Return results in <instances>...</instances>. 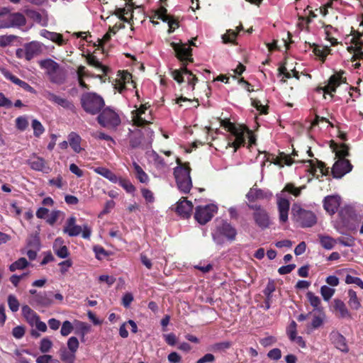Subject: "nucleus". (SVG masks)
<instances>
[{
    "label": "nucleus",
    "mask_w": 363,
    "mask_h": 363,
    "mask_svg": "<svg viewBox=\"0 0 363 363\" xmlns=\"http://www.w3.org/2000/svg\"><path fill=\"white\" fill-rule=\"evenodd\" d=\"M268 155L269 157L267 160H269V157H272V160H274L272 162L276 165H279L280 167H284V164L290 166L295 162L308 163L309 169L308 171L312 176L315 177L317 169H319L321 176H326L328 174V168L325 167V164L323 162L318 160L317 158L308 160H295L292 159L289 155H286L284 152H280L279 157L276 158H274V155L268 154Z\"/></svg>",
    "instance_id": "obj_1"
},
{
    "label": "nucleus",
    "mask_w": 363,
    "mask_h": 363,
    "mask_svg": "<svg viewBox=\"0 0 363 363\" xmlns=\"http://www.w3.org/2000/svg\"><path fill=\"white\" fill-rule=\"evenodd\" d=\"M80 104L86 113L96 115L105 106V101L102 96L95 92H85L80 97Z\"/></svg>",
    "instance_id": "obj_2"
},
{
    "label": "nucleus",
    "mask_w": 363,
    "mask_h": 363,
    "mask_svg": "<svg viewBox=\"0 0 363 363\" xmlns=\"http://www.w3.org/2000/svg\"><path fill=\"white\" fill-rule=\"evenodd\" d=\"M236 228L226 220H216V227L212 232V238L217 244H223L224 240L233 242L236 239Z\"/></svg>",
    "instance_id": "obj_3"
},
{
    "label": "nucleus",
    "mask_w": 363,
    "mask_h": 363,
    "mask_svg": "<svg viewBox=\"0 0 363 363\" xmlns=\"http://www.w3.org/2000/svg\"><path fill=\"white\" fill-rule=\"evenodd\" d=\"M293 220L301 228H310L317 223V218L315 213L306 210L298 204L294 203L291 208Z\"/></svg>",
    "instance_id": "obj_4"
},
{
    "label": "nucleus",
    "mask_w": 363,
    "mask_h": 363,
    "mask_svg": "<svg viewBox=\"0 0 363 363\" xmlns=\"http://www.w3.org/2000/svg\"><path fill=\"white\" fill-rule=\"evenodd\" d=\"M96 119L101 126L108 129H116L121 122L119 115L110 107L103 108Z\"/></svg>",
    "instance_id": "obj_5"
},
{
    "label": "nucleus",
    "mask_w": 363,
    "mask_h": 363,
    "mask_svg": "<svg viewBox=\"0 0 363 363\" xmlns=\"http://www.w3.org/2000/svg\"><path fill=\"white\" fill-rule=\"evenodd\" d=\"M63 232L68 234L70 237H75L82 233V236L84 239H89L91 236V230L84 225L83 228L76 225V218L71 216L67 220L66 224L63 228Z\"/></svg>",
    "instance_id": "obj_6"
},
{
    "label": "nucleus",
    "mask_w": 363,
    "mask_h": 363,
    "mask_svg": "<svg viewBox=\"0 0 363 363\" xmlns=\"http://www.w3.org/2000/svg\"><path fill=\"white\" fill-rule=\"evenodd\" d=\"M248 207L254 211L252 218L256 225L262 230L269 228L271 225L270 218L267 211L263 207L257 204H250Z\"/></svg>",
    "instance_id": "obj_7"
},
{
    "label": "nucleus",
    "mask_w": 363,
    "mask_h": 363,
    "mask_svg": "<svg viewBox=\"0 0 363 363\" xmlns=\"http://www.w3.org/2000/svg\"><path fill=\"white\" fill-rule=\"evenodd\" d=\"M217 211L218 207L214 204L198 206L195 208L194 218L199 224L205 225L212 219Z\"/></svg>",
    "instance_id": "obj_8"
},
{
    "label": "nucleus",
    "mask_w": 363,
    "mask_h": 363,
    "mask_svg": "<svg viewBox=\"0 0 363 363\" xmlns=\"http://www.w3.org/2000/svg\"><path fill=\"white\" fill-rule=\"evenodd\" d=\"M184 75L186 76V82L191 87V90H194L195 85L198 82V78L191 71L187 69L186 63H184V66H182L180 69L172 71V77L179 84L184 82Z\"/></svg>",
    "instance_id": "obj_9"
},
{
    "label": "nucleus",
    "mask_w": 363,
    "mask_h": 363,
    "mask_svg": "<svg viewBox=\"0 0 363 363\" xmlns=\"http://www.w3.org/2000/svg\"><path fill=\"white\" fill-rule=\"evenodd\" d=\"M170 45L175 52L176 57L182 62V66H184V63L187 65L189 62H194L192 49L187 46V44L182 43V42H172Z\"/></svg>",
    "instance_id": "obj_10"
},
{
    "label": "nucleus",
    "mask_w": 363,
    "mask_h": 363,
    "mask_svg": "<svg viewBox=\"0 0 363 363\" xmlns=\"http://www.w3.org/2000/svg\"><path fill=\"white\" fill-rule=\"evenodd\" d=\"M26 24V19L23 14L19 12L11 13L6 18L0 19V29L9 28H19Z\"/></svg>",
    "instance_id": "obj_11"
},
{
    "label": "nucleus",
    "mask_w": 363,
    "mask_h": 363,
    "mask_svg": "<svg viewBox=\"0 0 363 363\" xmlns=\"http://www.w3.org/2000/svg\"><path fill=\"white\" fill-rule=\"evenodd\" d=\"M247 130H249V128L246 125H238L235 132L233 131L230 133L231 136L228 139V145L234 148V152L245 145V133Z\"/></svg>",
    "instance_id": "obj_12"
},
{
    "label": "nucleus",
    "mask_w": 363,
    "mask_h": 363,
    "mask_svg": "<svg viewBox=\"0 0 363 363\" xmlns=\"http://www.w3.org/2000/svg\"><path fill=\"white\" fill-rule=\"evenodd\" d=\"M352 165L347 159H338L332 168V174L334 178L340 179L345 174L350 172Z\"/></svg>",
    "instance_id": "obj_13"
},
{
    "label": "nucleus",
    "mask_w": 363,
    "mask_h": 363,
    "mask_svg": "<svg viewBox=\"0 0 363 363\" xmlns=\"http://www.w3.org/2000/svg\"><path fill=\"white\" fill-rule=\"evenodd\" d=\"M44 96L50 102L57 104L72 113H76V106L72 101L57 96L51 91H46Z\"/></svg>",
    "instance_id": "obj_14"
},
{
    "label": "nucleus",
    "mask_w": 363,
    "mask_h": 363,
    "mask_svg": "<svg viewBox=\"0 0 363 363\" xmlns=\"http://www.w3.org/2000/svg\"><path fill=\"white\" fill-rule=\"evenodd\" d=\"M51 294V292L40 291L36 296L30 298V303L36 307H49L53 303Z\"/></svg>",
    "instance_id": "obj_15"
},
{
    "label": "nucleus",
    "mask_w": 363,
    "mask_h": 363,
    "mask_svg": "<svg viewBox=\"0 0 363 363\" xmlns=\"http://www.w3.org/2000/svg\"><path fill=\"white\" fill-rule=\"evenodd\" d=\"M176 162L177 164H178V166L174 169V175L176 182L191 179L190 177L191 169L189 166V163H183L179 158H177Z\"/></svg>",
    "instance_id": "obj_16"
},
{
    "label": "nucleus",
    "mask_w": 363,
    "mask_h": 363,
    "mask_svg": "<svg viewBox=\"0 0 363 363\" xmlns=\"http://www.w3.org/2000/svg\"><path fill=\"white\" fill-rule=\"evenodd\" d=\"M153 18L167 22L169 26V33L174 32V30L179 26V21L174 19L172 16L168 15L167 9L163 6H161L157 11H156Z\"/></svg>",
    "instance_id": "obj_17"
},
{
    "label": "nucleus",
    "mask_w": 363,
    "mask_h": 363,
    "mask_svg": "<svg viewBox=\"0 0 363 363\" xmlns=\"http://www.w3.org/2000/svg\"><path fill=\"white\" fill-rule=\"evenodd\" d=\"M344 73V72H336L328 79L325 92H327V94L330 95L331 97H333V93L336 91L337 88L340 84L346 83L347 79L342 76Z\"/></svg>",
    "instance_id": "obj_18"
},
{
    "label": "nucleus",
    "mask_w": 363,
    "mask_h": 363,
    "mask_svg": "<svg viewBox=\"0 0 363 363\" xmlns=\"http://www.w3.org/2000/svg\"><path fill=\"white\" fill-rule=\"evenodd\" d=\"M193 210V204L186 197L182 199L177 203L176 213L184 218H189Z\"/></svg>",
    "instance_id": "obj_19"
},
{
    "label": "nucleus",
    "mask_w": 363,
    "mask_h": 363,
    "mask_svg": "<svg viewBox=\"0 0 363 363\" xmlns=\"http://www.w3.org/2000/svg\"><path fill=\"white\" fill-rule=\"evenodd\" d=\"M1 73L8 79L14 83L15 84L18 85L20 87L23 88L24 90L30 92L35 93V91L33 87H32L29 84L23 81L18 78L16 76L13 75L10 71L5 68L0 69Z\"/></svg>",
    "instance_id": "obj_20"
},
{
    "label": "nucleus",
    "mask_w": 363,
    "mask_h": 363,
    "mask_svg": "<svg viewBox=\"0 0 363 363\" xmlns=\"http://www.w3.org/2000/svg\"><path fill=\"white\" fill-rule=\"evenodd\" d=\"M330 340L337 350L344 353H347L349 352L346 338L340 333L337 331H333L330 333Z\"/></svg>",
    "instance_id": "obj_21"
},
{
    "label": "nucleus",
    "mask_w": 363,
    "mask_h": 363,
    "mask_svg": "<svg viewBox=\"0 0 363 363\" xmlns=\"http://www.w3.org/2000/svg\"><path fill=\"white\" fill-rule=\"evenodd\" d=\"M340 205V197L339 196H327L323 199L324 209L330 215H333L337 211Z\"/></svg>",
    "instance_id": "obj_22"
},
{
    "label": "nucleus",
    "mask_w": 363,
    "mask_h": 363,
    "mask_svg": "<svg viewBox=\"0 0 363 363\" xmlns=\"http://www.w3.org/2000/svg\"><path fill=\"white\" fill-rule=\"evenodd\" d=\"M333 308L335 312L338 313V317L340 318H346L352 320V315L348 310L346 304L340 299L336 298L333 301Z\"/></svg>",
    "instance_id": "obj_23"
},
{
    "label": "nucleus",
    "mask_w": 363,
    "mask_h": 363,
    "mask_svg": "<svg viewBox=\"0 0 363 363\" xmlns=\"http://www.w3.org/2000/svg\"><path fill=\"white\" fill-rule=\"evenodd\" d=\"M279 220L286 223L288 220V215L290 207L289 201L284 198H279L277 201Z\"/></svg>",
    "instance_id": "obj_24"
},
{
    "label": "nucleus",
    "mask_w": 363,
    "mask_h": 363,
    "mask_svg": "<svg viewBox=\"0 0 363 363\" xmlns=\"http://www.w3.org/2000/svg\"><path fill=\"white\" fill-rule=\"evenodd\" d=\"M41 45L38 42H31L25 46V58L26 60L30 61L35 56L41 52Z\"/></svg>",
    "instance_id": "obj_25"
},
{
    "label": "nucleus",
    "mask_w": 363,
    "mask_h": 363,
    "mask_svg": "<svg viewBox=\"0 0 363 363\" xmlns=\"http://www.w3.org/2000/svg\"><path fill=\"white\" fill-rule=\"evenodd\" d=\"M26 163L35 171L44 172L46 167L45 160L43 157L36 156L35 154L26 161Z\"/></svg>",
    "instance_id": "obj_26"
},
{
    "label": "nucleus",
    "mask_w": 363,
    "mask_h": 363,
    "mask_svg": "<svg viewBox=\"0 0 363 363\" xmlns=\"http://www.w3.org/2000/svg\"><path fill=\"white\" fill-rule=\"evenodd\" d=\"M116 82L119 92L121 93L123 89H125L126 84L133 82L132 74L128 71H119Z\"/></svg>",
    "instance_id": "obj_27"
},
{
    "label": "nucleus",
    "mask_w": 363,
    "mask_h": 363,
    "mask_svg": "<svg viewBox=\"0 0 363 363\" xmlns=\"http://www.w3.org/2000/svg\"><path fill=\"white\" fill-rule=\"evenodd\" d=\"M40 35L53 43H55L60 46L64 45L66 43V41L63 38V35L58 33L51 32L43 29L40 31Z\"/></svg>",
    "instance_id": "obj_28"
},
{
    "label": "nucleus",
    "mask_w": 363,
    "mask_h": 363,
    "mask_svg": "<svg viewBox=\"0 0 363 363\" xmlns=\"http://www.w3.org/2000/svg\"><path fill=\"white\" fill-rule=\"evenodd\" d=\"M62 239L57 238L53 245V251L58 257L65 259L69 255V252L67 246L62 245Z\"/></svg>",
    "instance_id": "obj_29"
},
{
    "label": "nucleus",
    "mask_w": 363,
    "mask_h": 363,
    "mask_svg": "<svg viewBox=\"0 0 363 363\" xmlns=\"http://www.w3.org/2000/svg\"><path fill=\"white\" fill-rule=\"evenodd\" d=\"M145 112V111L143 109V107L141 106L132 111V118L135 125L141 127L150 123L147 120L142 117V115L144 114Z\"/></svg>",
    "instance_id": "obj_30"
},
{
    "label": "nucleus",
    "mask_w": 363,
    "mask_h": 363,
    "mask_svg": "<svg viewBox=\"0 0 363 363\" xmlns=\"http://www.w3.org/2000/svg\"><path fill=\"white\" fill-rule=\"evenodd\" d=\"M39 65L42 69L46 70V74L48 77L60 67L57 62L51 59L41 60Z\"/></svg>",
    "instance_id": "obj_31"
},
{
    "label": "nucleus",
    "mask_w": 363,
    "mask_h": 363,
    "mask_svg": "<svg viewBox=\"0 0 363 363\" xmlns=\"http://www.w3.org/2000/svg\"><path fill=\"white\" fill-rule=\"evenodd\" d=\"M246 197L249 201L253 202L256 200L268 198L269 194L262 189L252 187L246 194Z\"/></svg>",
    "instance_id": "obj_32"
},
{
    "label": "nucleus",
    "mask_w": 363,
    "mask_h": 363,
    "mask_svg": "<svg viewBox=\"0 0 363 363\" xmlns=\"http://www.w3.org/2000/svg\"><path fill=\"white\" fill-rule=\"evenodd\" d=\"M69 145L76 153H79L83 150L81 147L82 138L75 132H71L68 135Z\"/></svg>",
    "instance_id": "obj_33"
},
{
    "label": "nucleus",
    "mask_w": 363,
    "mask_h": 363,
    "mask_svg": "<svg viewBox=\"0 0 363 363\" xmlns=\"http://www.w3.org/2000/svg\"><path fill=\"white\" fill-rule=\"evenodd\" d=\"M24 12L26 16L34 22L40 24L42 26H47L48 21V18L43 17V16L39 12L33 9H25Z\"/></svg>",
    "instance_id": "obj_34"
},
{
    "label": "nucleus",
    "mask_w": 363,
    "mask_h": 363,
    "mask_svg": "<svg viewBox=\"0 0 363 363\" xmlns=\"http://www.w3.org/2000/svg\"><path fill=\"white\" fill-rule=\"evenodd\" d=\"M339 216L344 223H348L350 220L356 217L355 211L354 208L350 206H346L341 208L339 212Z\"/></svg>",
    "instance_id": "obj_35"
},
{
    "label": "nucleus",
    "mask_w": 363,
    "mask_h": 363,
    "mask_svg": "<svg viewBox=\"0 0 363 363\" xmlns=\"http://www.w3.org/2000/svg\"><path fill=\"white\" fill-rule=\"evenodd\" d=\"M67 75L64 69L60 67L56 72L49 77V79L52 83L61 85L66 81Z\"/></svg>",
    "instance_id": "obj_36"
},
{
    "label": "nucleus",
    "mask_w": 363,
    "mask_h": 363,
    "mask_svg": "<svg viewBox=\"0 0 363 363\" xmlns=\"http://www.w3.org/2000/svg\"><path fill=\"white\" fill-rule=\"evenodd\" d=\"M348 305L352 310H358L361 308L360 301L357 296L356 291L353 289L348 290Z\"/></svg>",
    "instance_id": "obj_37"
},
{
    "label": "nucleus",
    "mask_w": 363,
    "mask_h": 363,
    "mask_svg": "<svg viewBox=\"0 0 363 363\" xmlns=\"http://www.w3.org/2000/svg\"><path fill=\"white\" fill-rule=\"evenodd\" d=\"M86 62L89 65L94 67L95 68L100 69L104 74H106L108 68L101 64L97 57L93 55H88L86 56Z\"/></svg>",
    "instance_id": "obj_38"
},
{
    "label": "nucleus",
    "mask_w": 363,
    "mask_h": 363,
    "mask_svg": "<svg viewBox=\"0 0 363 363\" xmlns=\"http://www.w3.org/2000/svg\"><path fill=\"white\" fill-rule=\"evenodd\" d=\"M143 140V135L141 130L135 131L130 138L129 145L132 148L139 147Z\"/></svg>",
    "instance_id": "obj_39"
},
{
    "label": "nucleus",
    "mask_w": 363,
    "mask_h": 363,
    "mask_svg": "<svg viewBox=\"0 0 363 363\" xmlns=\"http://www.w3.org/2000/svg\"><path fill=\"white\" fill-rule=\"evenodd\" d=\"M243 27L242 24L240 26L237 27V31L233 30H228L227 33L223 35V41L224 43H233L235 40V38L238 35V33L240 30H242Z\"/></svg>",
    "instance_id": "obj_40"
},
{
    "label": "nucleus",
    "mask_w": 363,
    "mask_h": 363,
    "mask_svg": "<svg viewBox=\"0 0 363 363\" xmlns=\"http://www.w3.org/2000/svg\"><path fill=\"white\" fill-rule=\"evenodd\" d=\"M133 167L136 174V178L141 183H147L149 177L148 175L143 171L142 167L136 162H133Z\"/></svg>",
    "instance_id": "obj_41"
},
{
    "label": "nucleus",
    "mask_w": 363,
    "mask_h": 363,
    "mask_svg": "<svg viewBox=\"0 0 363 363\" xmlns=\"http://www.w3.org/2000/svg\"><path fill=\"white\" fill-rule=\"evenodd\" d=\"M60 359L66 363H74L76 359V356L74 352L67 351L64 348L60 350Z\"/></svg>",
    "instance_id": "obj_42"
},
{
    "label": "nucleus",
    "mask_w": 363,
    "mask_h": 363,
    "mask_svg": "<svg viewBox=\"0 0 363 363\" xmlns=\"http://www.w3.org/2000/svg\"><path fill=\"white\" fill-rule=\"evenodd\" d=\"M29 264L28 262L25 257H21L18 260L13 262L9 266V270L14 272L16 269H23Z\"/></svg>",
    "instance_id": "obj_43"
},
{
    "label": "nucleus",
    "mask_w": 363,
    "mask_h": 363,
    "mask_svg": "<svg viewBox=\"0 0 363 363\" xmlns=\"http://www.w3.org/2000/svg\"><path fill=\"white\" fill-rule=\"evenodd\" d=\"M233 343L230 341L216 342L211 346V350L213 352H225L230 349Z\"/></svg>",
    "instance_id": "obj_44"
},
{
    "label": "nucleus",
    "mask_w": 363,
    "mask_h": 363,
    "mask_svg": "<svg viewBox=\"0 0 363 363\" xmlns=\"http://www.w3.org/2000/svg\"><path fill=\"white\" fill-rule=\"evenodd\" d=\"M320 243L323 248L331 250L335 244V240L330 236L320 235Z\"/></svg>",
    "instance_id": "obj_45"
},
{
    "label": "nucleus",
    "mask_w": 363,
    "mask_h": 363,
    "mask_svg": "<svg viewBox=\"0 0 363 363\" xmlns=\"http://www.w3.org/2000/svg\"><path fill=\"white\" fill-rule=\"evenodd\" d=\"M176 182L178 189L184 194H188L192 187L191 179L177 181Z\"/></svg>",
    "instance_id": "obj_46"
},
{
    "label": "nucleus",
    "mask_w": 363,
    "mask_h": 363,
    "mask_svg": "<svg viewBox=\"0 0 363 363\" xmlns=\"http://www.w3.org/2000/svg\"><path fill=\"white\" fill-rule=\"evenodd\" d=\"M311 47L313 48V53L319 57L323 61L325 60L327 55L328 54L329 50L328 48H321L319 45L313 43Z\"/></svg>",
    "instance_id": "obj_47"
},
{
    "label": "nucleus",
    "mask_w": 363,
    "mask_h": 363,
    "mask_svg": "<svg viewBox=\"0 0 363 363\" xmlns=\"http://www.w3.org/2000/svg\"><path fill=\"white\" fill-rule=\"evenodd\" d=\"M119 185L123 188L127 193H133L135 191V187L128 179L121 178L118 182Z\"/></svg>",
    "instance_id": "obj_48"
},
{
    "label": "nucleus",
    "mask_w": 363,
    "mask_h": 363,
    "mask_svg": "<svg viewBox=\"0 0 363 363\" xmlns=\"http://www.w3.org/2000/svg\"><path fill=\"white\" fill-rule=\"evenodd\" d=\"M77 329L78 330L76 331V333L81 337L82 341H84V336L90 330V325L84 322H79Z\"/></svg>",
    "instance_id": "obj_49"
},
{
    "label": "nucleus",
    "mask_w": 363,
    "mask_h": 363,
    "mask_svg": "<svg viewBox=\"0 0 363 363\" xmlns=\"http://www.w3.org/2000/svg\"><path fill=\"white\" fill-rule=\"evenodd\" d=\"M32 128L33 129V134L35 137H39L45 131L44 127L37 119H33L32 121Z\"/></svg>",
    "instance_id": "obj_50"
},
{
    "label": "nucleus",
    "mask_w": 363,
    "mask_h": 363,
    "mask_svg": "<svg viewBox=\"0 0 363 363\" xmlns=\"http://www.w3.org/2000/svg\"><path fill=\"white\" fill-rule=\"evenodd\" d=\"M335 291L334 289L330 288L329 286L325 285L321 286L320 288V294L323 299L326 301H329L331 298V297L335 294Z\"/></svg>",
    "instance_id": "obj_51"
},
{
    "label": "nucleus",
    "mask_w": 363,
    "mask_h": 363,
    "mask_svg": "<svg viewBox=\"0 0 363 363\" xmlns=\"http://www.w3.org/2000/svg\"><path fill=\"white\" fill-rule=\"evenodd\" d=\"M306 298L313 307L318 308V306L320 305V299L318 296H315L313 292L308 291L306 294Z\"/></svg>",
    "instance_id": "obj_52"
},
{
    "label": "nucleus",
    "mask_w": 363,
    "mask_h": 363,
    "mask_svg": "<svg viewBox=\"0 0 363 363\" xmlns=\"http://www.w3.org/2000/svg\"><path fill=\"white\" fill-rule=\"evenodd\" d=\"M335 155L338 159H345V157L349 156L350 155L348 145L345 143L340 144Z\"/></svg>",
    "instance_id": "obj_53"
},
{
    "label": "nucleus",
    "mask_w": 363,
    "mask_h": 363,
    "mask_svg": "<svg viewBox=\"0 0 363 363\" xmlns=\"http://www.w3.org/2000/svg\"><path fill=\"white\" fill-rule=\"evenodd\" d=\"M8 305L12 312H16L19 309V302L16 297L12 294L8 296Z\"/></svg>",
    "instance_id": "obj_54"
},
{
    "label": "nucleus",
    "mask_w": 363,
    "mask_h": 363,
    "mask_svg": "<svg viewBox=\"0 0 363 363\" xmlns=\"http://www.w3.org/2000/svg\"><path fill=\"white\" fill-rule=\"evenodd\" d=\"M67 347L69 349V351L74 352V354L77 351L79 342L78 339L76 337H70L67 340Z\"/></svg>",
    "instance_id": "obj_55"
},
{
    "label": "nucleus",
    "mask_w": 363,
    "mask_h": 363,
    "mask_svg": "<svg viewBox=\"0 0 363 363\" xmlns=\"http://www.w3.org/2000/svg\"><path fill=\"white\" fill-rule=\"evenodd\" d=\"M345 283L347 284H356L363 289V281L359 277L347 274L345 277Z\"/></svg>",
    "instance_id": "obj_56"
},
{
    "label": "nucleus",
    "mask_w": 363,
    "mask_h": 363,
    "mask_svg": "<svg viewBox=\"0 0 363 363\" xmlns=\"http://www.w3.org/2000/svg\"><path fill=\"white\" fill-rule=\"evenodd\" d=\"M52 346V341L48 337H44L41 340L40 343V350L43 353L48 352Z\"/></svg>",
    "instance_id": "obj_57"
},
{
    "label": "nucleus",
    "mask_w": 363,
    "mask_h": 363,
    "mask_svg": "<svg viewBox=\"0 0 363 363\" xmlns=\"http://www.w3.org/2000/svg\"><path fill=\"white\" fill-rule=\"evenodd\" d=\"M74 327L72 323L69 320H65L62 323L60 333L62 336H67L73 330Z\"/></svg>",
    "instance_id": "obj_58"
},
{
    "label": "nucleus",
    "mask_w": 363,
    "mask_h": 363,
    "mask_svg": "<svg viewBox=\"0 0 363 363\" xmlns=\"http://www.w3.org/2000/svg\"><path fill=\"white\" fill-rule=\"evenodd\" d=\"M16 126L21 131L25 130L28 126V122L26 117L19 116L16 119Z\"/></svg>",
    "instance_id": "obj_59"
},
{
    "label": "nucleus",
    "mask_w": 363,
    "mask_h": 363,
    "mask_svg": "<svg viewBox=\"0 0 363 363\" xmlns=\"http://www.w3.org/2000/svg\"><path fill=\"white\" fill-rule=\"evenodd\" d=\"M351 35H353L352 43L354 44L355 47L363 45V42L361 40V37L363 35V33L358 30H352L351 31Z\"/></svg>",
    "instance_id": "obj_60"
},
{
    "label": "nucleus",
    "mask_w": 363,
    "mask_h": 363,
    "mask_svg": "<svg viewBox=\"0 0 363 363\" xmlns=\"http://www.w3.org/2000/svg\"><path fill=\"white\" fill-rule=\"evenodd\" d=\"M16 38V35H1L0 36V47L5 48L9 45Z\"/></svg>",
    "instance_id": "obj_61"
},
{
    "label": "nucleus",
    "mask_w": 363,
    "mask_h": 363,
    "mask_svg": "<svg viewBox=\"0 0 363 363\" xmlns=\"http://www.w3.org/2000/svg\"><path fill=\"white\" fill-rule=\"evenodd\" d=\"M349 50H353L354 55L352 57V61H355L357 60H363V50L362 45L357 46L355 48L350 47L348 48Z\"/></svg>",
    "instance_id": "obj_62"
},
{
    "label": "nucleus",
    "mask_w": 363,
    "mask_h": 363,
    "mask_svg": "<svg viewBox=\"0 0 363 363\" xmlns=\"http://www.w3.org/2000/svg\"><path fill=\"white\" fill-rule=\"evenodd\" d=\"M296 326L297 325L296 322L294 320H292V322L291 323L290 325L287 329V335L289 336V338L290 339L291 341L293 342L295 341L296 336L297 334Z\"/></svg>",
    "instance_id": "obj_63"
},
{
    "label": "nucleus",
    "mask_w": 363,
    "mask_h": 363,
    "mask_svg": "<svg viewBox=\"0 0 363 363\" xmlns=\"http://www.w3.org/2000/svg\"><path fill=\"white\" fill-rule=\"evenodd\" d=\"M22 313L24 317L28 318H35L38 315L28 306L25 305L22 307Z\"/></svg>",
    "instance_id": "obj_64"
}]
</instances>
